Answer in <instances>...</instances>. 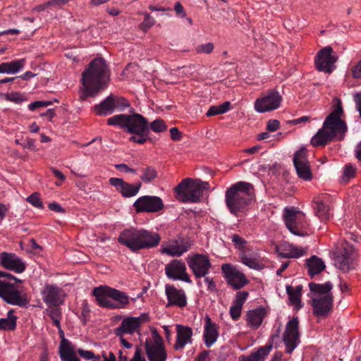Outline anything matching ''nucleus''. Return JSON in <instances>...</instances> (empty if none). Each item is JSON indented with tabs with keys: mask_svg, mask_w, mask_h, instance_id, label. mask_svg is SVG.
Masks as SVG:
<instances>
[{
	"mask_svg": "<svg viewBox=\"0 0 361 361\" xmlns=\"http://www.w3.org/2000/svg\"><path fill=\"white\" fill-rule=\"evenodd\" d=\"M174 11H175L176 13L178 16H180L181 18H184L186 16V13L185 11V9H184L183 6H182V4L179 1H177L175 3Z\"/></svg>",
	"mask_w": 361,
	"mask_h": 361,
	"instance_id": "obj_60",
	"label": "nucleus"
},
{
	"mask_svg": "<svg viewBox=\"0 0 361 361\" xmlns=\"http://www.w3.org/2000/svg\"><path fill=\"white\" fill-rule=\"evenodd\" d=\"M17 317L13 315V310L8 312L6 318L0 319V330L13 331L16 328Z\"/></svg>",
	"mask_w": 361,
	"mask_h": 361,
	"instance_id": "obj_36",
	"label": "nucleus"
},
{
	"mask_svg": "<svg viewBox=\"0 0 361 361\" xmlns=\"http://www.w3.org/2000/svg\"><path fill=\"white\" fill-rule=\"evenodd\" d=\"M280 123L278 120H269L267 122V128L269 131L274 132L279 128Z\"/></svg>",
	"mask_w": 361,
	"mask_h": 361,
	"instance_id": "obj_58",
	"label": "nucleus"
},
{
	"mask_svg": "<svg viewBox=\"0 0 361 361\" xmlns=\"http://www.w3.org/2000/svg\"><path fill=\"white\" fill-rule=\"evenodd\" d=\"M52 104V102L51 101H36L32 103H30L28 105V109L30 111H35V109L40 107H47L49 105Z\"/></svg>",
	"mask_w": 361,
	"mask_h": 361,
	"instance_id": "obj_53",
	"label": "nucleus"
},
{
	"mask_svg": "<svg viewBox=\"0 0 361 361\" xmlns=\"http://www.w3.org/2000/svg\"><path fill=\"white\" fill-rule=\"evenodd\" d=\"M186 260L196 278L206 276L212 266L208 257L204 255L197 254L188 256Z\"/></svg>",
	"mask_w": 361,
	"mask_h": 361,
	"instance_id": "obj_18",
	"label": "nucleus"
},
{
	"mask_svg": "<svg viewBox=\"0 0 361 361\" xmlns=\"http://www.w3.org/2000/svg\"><path fill=\"white\" fill-rule=\"evenodd\" d=\"M59 353L62 361H80L73 349L68 344H61Z\"/></svg>",
	"mask_w": 361,
	"mask_h": 361,
	"instance_id": "obj_39",
	"label": "nucleus"
},
{
	"mask_svg": "<svg viewBox=\"0 0 361 361\" xmlns=\"http://www.w3.org/2000/svg\"><path fill=\"white\" fill-rule=\"evenodd\" d=\"M240 262L250 269L260 270L264 268V265L257 258L247 256L245 252L240 255Z\"/></svg>",
	"mask_w": 361,
	"mask_h": 361,
	"instance_id": "obj_38",
	"label": "nucleus"
},
{
	"mask_svg": "<svg viewBox=\"0 0 361 361\" xmlns=\"http://www.w3.org/2000/svg\"><path fill=\"white\" fill-rule=\"evenodd\" d=\"M167 126L165 122L160 118L156 119L149 124V131L151 130L154 133H159L165 131Z\"/></svg>",
	"mask_w": 361,
	"mask_h": 361,
	"instance_id": "obj_42",
	"label": "nucleus"
},
{
	"mask_svg": "<svg viewBox=\"0 0 361 361\" xmlns=\"http://www.w3.org/2000/svg\"><path fill=\"white\" fill-rule=\"evenodd\" d=\"M354 248L353 246L345 244L335 257V265L343 271H348L351 267L353 259Z\"/></svg>",
	"mask_w": 361,
	"mask_h": 361,
	"instance_id": "obj_25",
	"label": "nucleus"
},
{
	"mask_svg": "<svg viewBox=\"0 0 361 361\" xmlns=\"http://www.w3.org/2000/svg\"><path fill=\"white\" fill-rule=\"evenodd\" d=\"M254 188L250 183L239 181L228 188L225 193V202L229 212L235 216L247 210Z\"/></svg>",
	"mask_w": 361,
	"mask_h": 361,
	"instance_id": "obj_4",
	"label": "nucleus"
},
{
	"mask_svg": "<svg viewBox=\"0 0 361 361\" xmlns=\"http://www.w3.org/2000/svg\"><path fill=\"white\" fill-rule=\"evenodd\" d=\"M114 106L115 111H124L126 109L130 107L128 101L122 97H117L113 94Z\"/></svg>",
	"mask_w": 361,
	"mask_h": 361,
	"instance_id": "obj_41",
	"label": "nucleus"
},
{
	"mask_svg": "<svg viewBox=\"0 0 361 361\" xmlns=\"http://www.w3.org/2000/svg\"><path fill=\"white\" fill-rule=\"evenodd\" d=\"M231 240L235 247L244 252L247 241L238 234H233L231 236Z\"/></svg>",
	"mask_w": 361,
	"mask_h": 361,
	"instance_id": "obj_47",
	"label": "nucleus"
},
{
	"mask_svg": "<svg viewBox=\"0 0 361 361\" xmlns=\"http://www.w3.org/2000/svg\"><path fill=\"white\" fill-rule=\"evenodd\" d=\"M214 44L212 42L207 44H200L195 48V51L197 54H211L214 50Z\"/></svg>",
	"mask_w": 361,
	"mask_h": 361,
	"instance_id": "obj_49",
	"label": "nucleus"
},
{
	"mask_svg": "<svg viewBox=\"0 0 361 361\" xmlns=\"http://www.w3.org/2000/svg\"><path fill=\"white\" fill-rule=\"evenodd\" d=\"M310 120V117H309L307 116H304L300 118L291 120L289 121V123L291 124H293V125H298V124H300L302 123L309 121Z\"/></svg>",
	"mask_w": 361,
	"mask_h": 361,
	"instance_id": "obj_64",
	"label": "nucleus"
},
{
	"mask_svg": "<svg viewBox=\"0 0 361 361\" xmlns=\"http://www.w3.org/2000/svg\"><path fill=\"white\" fill-rule=\"evenodd\" d=\"M109 182L110 185L114 186L124 197L135 196L140 191L142 185L141 183L133 185L118 178H111Z\"/></svg>",
	"mask_w": 361,
	"mask_h": 361,
	"instance_id": "obj_26",
	"label": "nucleus"
},
{
	"mask_svg": "<svg viewBox=\"0 0 361 361\" xmlns=\"http://www.w3.org/2000/svg\"><path fill=\"white\" fill-rule=\"evenodd\" d=\"M283 219L286 226L291 233L298 236L307 235L309 224L302 212L295 207H286L283 212Z\"/></svg>",
	"mask_w": 361,
	"mask_h": 361,
	"instance_id": "obj_9",
	"label": "nucleus"
},
{
	"mask_svg": "<svg viewBox=\"0 0 361 361\" xmlns=\"http://www.w3.org/2000/svg\"><path fill=\"white\" fill-rule=\"evenodd\" d=\"M145 321L143 315L125 317L119 326L114 329V334L116 336H121L126 334H140V326Z\"/></svg>",
	"mask_w": 361,
	"mask_h": 361,
	"instance_id": "obj_19",
	"label": "nucleus"
},
{
	"mask_svg": "<svg viewBox=\"0 0 361 361\" xmlns=\"http://www.w3.org/2000/svg\"><path fill=\"white\" fill-rule=\"evenodd\" d=\"M230 102H226L217 106H212L209 107L207 112L206 113V116L209 117L224 114L230 109Z\"/></svg>",
	"mask_w": 361,
	"mask_h": 361,
	"instance_id": "obj_40",
	"label": "nucleus"
},
{
	"mask_svg": "<svg viewBox=\"0 0 361 361\" xmlns=\"http://www.w3.org/2000/svg\"><path fill=\"white\" fill-rule=\"evenodd\" d=\"M286 291L290 302L295 305L298 308H300L302 307L300 299L302 286H298L295 288H293L290 286H287Z\"/></svg>",
	"mask_w": 361,
	"mask_h": 361,
	"instance_id": "obj_37",
	"label": "nucleus"
},
{
	"mask_svg": "<svg viewBox=\"0 0 361 361\" xmlns=\"http://www.w3.org/2000/svg\"><path fill=\"white\" fill-rule=\"evenodd\" d=\"M109 79L110 73L106 61L102 58L92 60L82 74L80 99L85 101L87 97L97 96L99 91L107 87Z\"/></svg>",
	"mask_w": 361,
	"mask_h": 361,
	"instance_id": "obj_1",
	"label": "nucleus"
},
{
	"mask_svg": "<svg viewBox=\"0 0 361 361\" xmlns=\"http://www.w3.org/2000/svg\"><path fill=\"white\" fill-rule=\"evenodd\" d=\"M242 309L243 307L232 304V305L230 307L229 313L233 320L237 321L240 318L242 312Z\"/></svg>",
	"mask_w": 361,
	"mask_h": 361,
	"instance_id": "obj_52",
	"label": "nucleus"
},
{
	"mask_svg": "<svg viewBox=\"0 0 361 361\" xmlns=\"http://www.w3.org/2000/svg\"><path fill=\"white\" fill-rule=\"evenodd\" d=\"M25 65V59H20L0 63V73L16 74L22 71Z\"/></svg>",
	"mask_w": 361,
	"mask_h": 361,
	"instance_id": "obj_31",
	"label": "nucleus"
},
{
	"mask_svg": "<svg viewBox=\"0 0 361 361\" xmlns=\"http://www.w3.org/2000/svg\"><path fill=\"white\" fill-rule=\"evenodd\" d=\"M306 265L308 268V274L312 277L322 272L326 267L323 260L317 256H312L307 259Z\"/></svg>",
	"mask_w": 361,
	"mask_h": 361,
	"instance_id": "obj_34",
	"label": "nucleus"
},
{
	"mask_svg": "<svg viewBox=\"0 0 361 361\" xmlns=\"http://www.w3.org/2000/svg\"><path fill=\"white\" fill-rule=\"evenodd\" d=\"M350 73L353 78H361V59L352 66Z\"/></svg>",
	"mask_w": 361,
	"mask_h": 361,
	"instance_id": "obj_54",
	"label": "nucleus"
},
{
	"mask_svg": "<svg viewBox=\"0 0 361 361\" xmlns=\"http://www.w3.org/2000/svg\"><path fill=\"white\" fill-rule=\"evenodd\" d=\"M115 168L117 170L120 171L126 172V173H133V174H135L136 172H137V170H135L134 169H132V168H130L126 164H116L115 165Z\"/></svg>",
	"mask_w": 361,
	"mask_h": 361,
	"instance_id": "obj_56",
	"label": "nucleus"
},
{
	"mask_svg": "<svg viewBox=\"0 0 361 361\" xmlns=\"http://www.w3.org/2000/svg\"><path fill=\"white\" fill-rule=\"evenodd\" d=\"M4 99L8 102L16 104H20L26 100L25 96L19 92L6 93L4 94Z\"/></svg>",
	"mask_w": 361,
	"mask_h": 361,
	"instance_id": "obj_44",
	"label": "nucleus"
},
{
	"mask_svg": "<svg viewBox=\"0 0 361 361\" xmlns=\"http://www.w3.org/2000/svg\"><path fill=\"white\" fill-rule=\"evenodd\" d=\"M0 297L8 304L25 307L28 302L25 293L14 288L13 284L6 280H0Z\"/></svg>",
	"mask_w": 361,
	"mask_h": 361,
	"instance_id": "obj_11",
	"label": "nucleus"
},
{
	"mask_svg": "<svg viewBox=\"0 0 361 361\" xmlns=\"http://www.w3.org/2000/svg\"><path fill=\"white\" fill-rule=\"evenodd\" d=\"M45 312L49 315V317L52 319L54 325H55L57 328L60 329V319L61 317L60 310L57 308H48L45 310Z\"/></svg>",
	"mask_w": 361,
	"mask_h": 361,
	"instance_id": "obj_45",
	"label": "nucleus"
},
{
	"mask_svg": "<svg viewBox=\"0 0 361 361\" xmlns=\"http://www.w3.org/2000/svg\"><path fill=\"white\" fill-rule=\"evenodd\" d=\"M27 201L30 203L32 206L39 208L42 209L43 208V203L39 198L38 193H32L31 195L27 197Z\"/></svg>",
	"mask_w": 361,
	"mask_h": 361,
	"instance_id": "obj_48",
	"label": "nucleus"
},
{
	"mask_svg": "<svg viewBox=\"0 0 361 361\" xmlns=\"http://www.w3.org/2000/svg\"><path fill=\"white\" fill-rule=\"evenodd\" d=\"M357 168L352 164H346L343 168L342 179L344 181H348L350 179L355 176Z\"/></svg>",
	"mask_w": 361,
	"mask_h": 361,
	"instance_id": "obj_46",
	"label": "nucleus"
},
{
	"mask_svg": "<svg viewBox=\"0 0 361 361\" xmlns=\"http://www.w3.org/2000/svg\"><path fill=\"white\" fill-rule=\"evenodd\" d=\"M271 348V344L262 346L259 348L257 351L252 352L247 356H240L238 361H264Z\"/></svg>",
	"mask_w": 361,
	"mask_h": 361,
	"instance_id": "obj_32",
	"label": "nucleus"
},
{
	"mask_svg": "<svg viewBox=\"0 0 361 361\" xmlns=\"http://www.w3.org/2000/svg\"><path fill=\"white\" fill-rule=\"evenodd\" d=\"M190 245L188 243H173L162 245L161 252L171 257H180L183 253L188 252Z\"/></svg>",
	"mask_w": 361,
	"mask_h": 361,
	"instance_id": "obj_29",
	"label": "nucleus"
},
{
	"mask_svg": "<svg viewBox=\"0 0 361 361\" xmlns=\"http://www.w3.org/2000/svg\"><path fill=\"white\" fill-rule=\"evenodd\" d=\"M282 102V96L279 91L271 89L262 93L254 104V109L258 113H265L279 109Z\"/></svg>",
	"mask_w": 361,
	"mask_h": 361,
	"instance_id": "obj_10",
	"label": "nucleus"
},
{
	"mask_svg": "<svg viewBox=\"0 0 361 361\" xmlns=\"http://www.w3.org/2000/svg\"><path fill=\"white\" fill-rule=\"evenodd\" d=\"M317 214L322 221L329 219L331 216L329 206L323 202L319 203L317 204Z\"/></svg>",
	"mask_w": 361,
	"mask_h": 361,
	"instance_id": "obj_43",
	"label": "nucleus"
},
{
	"mask_svg": "<svg viewBox=\"0 0 361 361\" xmlns=\"http://www.w3.org/2000/svg\"><path fill=\"white\" fill-rule=\"evenodd\" d=\"M48 207H49V209L51 211L59 212V213L64 212V209L59 204H58L56 202L49 203Z\"/></svg>",
	"mask_w": 361,
	"mask_h": 361,
	"instance_id": "obj_63",
	"label": "nucleus"
},
{
	"mask_svg": "<svg viewBox=\"0 0 361 361\" xmlns=\"http://www.w3.org/2000/svg\"><path fill=\"white\" fill-rule=\"evenodd\" d=\"M107 124L118 126L133 135L149 133L148 121L140 114L114 115L107 119Z\"/></svg>",
	"mask_w": 361,
	"mask_h": 361,
	"instance_id": "obj_7",
	"label": "nucleus"
},
{
	"mask_svg": "<svg viewBox=\"0 0 361 361\" xmlns=\"http://www.w3.org/2000/svg\"><path fill=\"white\" fill-rule=\"evenodd\" d=\"M42 300L45 304L51 307H58L63 302V293L59 286L46 283L41 290Z\"/></svg>",
	"mask_w": 361,
	"mask_h": 361,
	"instance_id": "obj_20",
	"label": "nucleus"
},
{
	"mask_svg": "<svg viewBox=\"0 0 361 361\" xmlns=\"http://www.w3.org/2000/svg\"><path fill=\"white\" fill-rule=\"evenodd\" d=\"M204 277V282L207 285V290L211 292H216L217 290L216 283L214 279L211 277Z\"/></svg>",
	"mask_w": 361,
	"mask_h": 361,
	"instance_id": "obj_59",
	"label": "nucleus"
},
{
	"mask_svg": "<svg viewBox=\"0 0 361 361\" xmlns=\"http://www.w3.org/2000/svg\"><path fill=\"white\" fill-rule=\"evenodd\" d=\"M155 23V20L149 14H145V19L141 24V29L146 32Z\"/></svg>",
	"mask_w": 361,
	"mask_h": 361,
	"instance_id": "obj_50",
	"label": "nucleus"
},
{
	"mask_svg": "<svg viewBox=\"0 0 361 361\" xmlns=\"http://www.w3.org/2000/svg\"><path fill=\"white\" fill-rule=\"evenodd\" d=\"M141 173L140 180L145 183L152 182L157 178L158 172L154 166L145 165L137 169Z\"/></svg>",
	"mask_w": 361,
	"mask_h": 361,
	"instance_id": "obj_35",
	"label": "nucleus"
},
{
	"mask_svg": "<svg viewBox=\"0 0 361 361\" xmlns=\"http://www.w3.org/2000/svg\"><path fill=\"white\" fill-rule=\"evenodd\" d=\"M219 326L209 316L204 318L203 341L207 348L212 347L219 338Z\"/></svg>",
	"mask_w": 361,
	"mask_h": 361,
	"instance_id": "obj_28",
	"label": "nucleus"
},
{
	"mask_svg": "<svg viewBox=\"0 0 361 361\" xmlns=\"http://www.w3.org/2000/svg\"><path fill=\"white\" fill-rule=\"evenodd\" d=\"M343 116L342 104L338 101L332 112L326 118L322 128L312 137L311 145L314 147L324 146L335 139L343 140L348 130L345 122L341 119Z\"/></svg>",
	"mask_w": 361,
	"mask_h": 361,
	"instance_id": "obj_2",
	"label": "nucleus"
},
{
	"mask_svg": "<svg viewBox=\"0 0 361 361\" xmlns=\"http://www.w3.org/2000/svg\"><path fill=\"white\" fill-rule=\"evenodd\" d=\"M165 294L168 302L166 307L177 306L184 307L187 305V298L183 290L178 289L169 284L165 286Z\"/></svg>",
	"mask_w": 361,
	"mask_h": 361,
	"instance_id": "obj_24",
	"label": "nucleus"
},
{
	"mask_svg": "<svg viewBox=\"0 0 361 361\" xmlns=\"http://www.w3.org/2000/svg\"><path fill=\"white\" fill-rule=\"evenodd\" d=\"M165 273L168 278L173 280H180L190 283L192 281L186 272V267L183 262L174 259L165 267Z\"/></svg>",
	"mask_w": 361,
	"mask_h": 361,
	"instance_id": "obj_21",
	"label": "nucleus"
},
{
	"mask_svg": "<svg viewBox=\"0 0 361 361\" xmlns=\"http://www.w3.org/2000/svg\"><path fill=\"white\" fill-rule=\"evenodd\" d=\"M221 269L228 284L233 289H241L249 283L245 275L233 264L228 263L223 264Z\"/></svg>",
	"mask_w": 361,
	"mask_h": 361,
	"instance_id": "obj_13",
	"label": "nucleus"
},
{
	"mask_svg": "<svg viewBox=\"0 0 361 361\" xmlns=\"http://www.w3.org/2000/svg\"><path fill=\"white\" fill-rule=\"evenodd\" d=\"M278 255L284 259L299 258L306 253V250L302 247H297L288 242H282L276 246Z\"/></svg>",
	"mask_w": 361,
	"mask_h": 361,
	"instance_id": "obj_27",
	"label": "nucleus"
},
{
	"mask_svg": "<svg viewBox=\"0 0 361 361\" xmlns=\"http://www.w3.org/2000/svg\"><path fill=\"white\" fill-rule=\"evenodd\" d=\"M92 295L99 306L111 310L124 309L130 304L126 293L107 286L94 288Z\"/></svg>",
	"mask_w": 361,
	"mask_h": 361,
	"instance_id": "obj_6",
	"label": "nucleus"
},
{
	"mask_svg": "<svg viewBox=\"0 0 361 361\" xmlns=\"http://www.w3.org/2000/svg\"><path fill=\"white\" fill-rule=\"evenodd\" d=\"M176 337L173 345L175 351L181 352L188 345L193 343V331L191 327L182 324H176Z\"/></svg>",
	"mask_w": 361,
	"mask_h": 361,
	"instance_id": "obj_22",
	"label": "nucleus"
},
{
	"mask_svg": "<svg viewBox=\"0 0 361 361\" xmlns=\"http://www.w3.org/2000/svg\"><path fill=\"white\" fill-rule=\"evenodd\" d=\"M307 149L305 147L298 150L293 157V164L298 177L304 180H310L312 178L310 162L307 157Z\"/></svg>",
	"mask_w": 361,
	"mask_h": 361,
	"instance_id": "obj_17",
	"label": "nucleus"
},
{
	"mask_svg": "<svg viewBox=\"0 0 361 361\" xmlns=\"http://www.w3.org/2000/svg\"><path fill=\"white\" fill-rule=\"evenodd\" d=\"M299 320L293 317L286 324L283 335L286 353L290 354L300 343Z\"/></svg>",
	"mask_w": 361,
	"mask_h": 361,
	"instance_id": "obj_14",
	"label": "nucleus"
},
{
	"mask_svg": "<svg viewBox=\"0 0 361 361\" xmlns=\"http://www.w3.org/2000/svg\"><path fill=\"white\" fill-rule=\"evenodd\" d=\"M248 293L246 291L238 292L233 304L243 307V304L247 300Z\"/></svg>",
	"mask_w": 361,
	"mask_h": 361,
	"instance_id": "obj_51",
	"label": "nucleus"
},
{
	"mask_svg": "<svg viewBox=\"0 0 361 361\" xmlns=\"http://www.w3.org/2000/svg\"><path fill=\"white\" fill-rule=\"evenodd\" d=\"M77 353L81 356L82 358L90 360L94 358V354L93 352L90 350H86L82 349L77 350Z\"/></svg>",
	"mask_w": 361,
	"mask_h": 361,
	"instance_id": "obj_57",
	"label": "nucleus"
},
{
	"mask_svg": "<svg viewBox=\"0 0 361 361\" xmlns=\"http://www.w3.org/2000/svg\"><path fill=\"white\" fill-rule=\"evenodd\" d=\"M112 99L113 94H111L100 104L95 105L94 106L95 114L100 116H106L111 114L115 111L113 102L114 100Z\"/></svg>",
	"mask_w": 361,
	"mask_h": 361,
	"instance_id": "obj_33",
	"label": "nucleus"
},
{
	"mask_svg": "<svg viewBox=\"0 0 361 361\" xmlns=\"http://www.w3.org/2000/svg\"><path fill=\"white\" fill-rule=\"evenodd\" d=\"M162 200L157 196L145 195L140 197L133 203V207L137 213H156L164 208Z\"/></svg>",
	"mask_w": 361,
	"mask_h": 361,
	"instance_id": "obj_16",
	"label": "nucleus"
},
{
	"mask_svg": "<svg viewBox=\"0 0 361 361\" xmlns=\"http://www.w3.org/2000/svg\"><path fill=\"white\" fill-rule=\"evenodd\" d=\"M338 57L333 54V49L328 46L319 51L315 58V66L319 71L331 73L335 68Z\"/></svg>",
	"mask_w": 361,
	"mask_h": 361,
	"instance_id": "obj_15",
	"label": "nucleus"
},
{
	"mask_svg": "<svg viewBox=\"0 0 361 361\" xmlns=\"http://www.w3.org/2000/svg\"><path fill=\"white\" fill-rule=\"evenodd\" d=\"M148 134L149 133H144L142 135H133L129 138V140L142 145L147 142Z\"/></svg>",
	"mask_w": 361,
	"mask_h": 361,
	"instance_id": "obj_55",
	"label": "nucleus"
},
{
	"mask_svg": "<svg viewBox=\"0 0 361 361\" xmlns=\"http://www.w3.org/2000/svg\"><path fill=\"white\" fill-rule=\"evenodd\" d=\"M309 287L312 293L313 314L317 317H326L333 309V284L329 281L323 284L312 282Z\"/></svg>",
	"mask_w": 361,
	"mask_h": 361,
	"instance_id": "obj_5",
	"label": "nucleus"
},
{
	"mask_svg": "<svg viewBox=\"0 0 361 361\" xmlns=\"http://www.w3.org/2000/svg\"><path fill=\"white\" fill-rule=\"evenodd\" d=\"M160 240L157 232L135 227L124 229L118 238V242L133 252L156 247Z\"/></svg>",
	"mask_w": 361,
	"mask_h": 361,
	"instance_id": "obj_3",
	"label": "nucleus"
},
{
	"mask_svg": "<svg viewBox=\"0 0 361 361\" xmlns=\"http://www.w3.org/2000/svg\"><path fill=\"white\" fill-rule=\"evenodd\" d=\"M171 137L173 140H179L181 138V133L177 128H172L170 129Z\"/></svg>",
	"mask_w": 361,
	"mask_h": 361,
	"instance_id": "obj_62",
	"label": "nucleus"
},
{
	"mask_svg": "<svg viewBox=\"0 0 361 361\" xmlns=\"http://www.w3.org/2000/svg\"><path fill=\"white\" fill-rule=\"evenodd\" d=\"M264 317L265 310L264 308L252 310L247 313L246 322L250 327L257 329L262 324Z\"/></svg>",
	"mask_w": 361,
	"mask_h": 361,
	"instance_id": "obj_30",
	"label": "nucleus"
},
{
	"mask_svg": "<svg viewBox=\"0 0 361 361\" xmlns=\"http://www.w3.org/2000/svg\"><path fill=\"white\" fill-rule=\"evenodd\" d=\"M152 338L145 341V351L149 361H166L167 353L164 341L156 329L152 331Z\"/></svg>",
	"mask_w": 361,
	"mask_h": 361,
	"instance_id": "obj_12",
	"label": "nucleus"
},
{
	"mask_svg": "<svg viewBox=\"0 0 361 361\" xmlns=\"http://www.w3.org/2000/svg\"><path fill=\"white\" fill-rule=\"evenodd\" d=\"M353 98L355 103L356 109L359 112L360 116L361 117V92L355 94Z\"/></svg>",
	"mask_w": 361,
	"mask_h": 361,
	"instance_id": "obj_61",
	"label": "nucleus"
},
{
	"mask_svg": "<svg viewBox=\"0 0 361 361\" xmlns=\"http://www.w3.org/2000/svg\"><path fill=\"white\" fill-rule=\"evenodd\" d=\"M0 263L6 269L22 273L25 270L26 265L21 258L14 253L1 252L0 254Z\"/></svg>",
	"mask_w": 361,
	"mask_h": 361,
	"instance_id": "obj_23",
	"label": "nucleus"
},
{
	"mask_svg": "<svg viewBox=\"0 0 361 361\" xmlns=\"http://www.w3.org/2000/svg\"><path fill=\"white\" fill-rule=\"evenodd\" d=\"M209 188L207 182L193 180L190 178L183 179L175 188L176 198L184 203L198 202L203 196L204 190Z\"/></svg>",
	"mask_w": 361,
	"mask_h": 361,
	"instance_id": "obj_8",
	"label": "nucleus"
}]
</instances>
